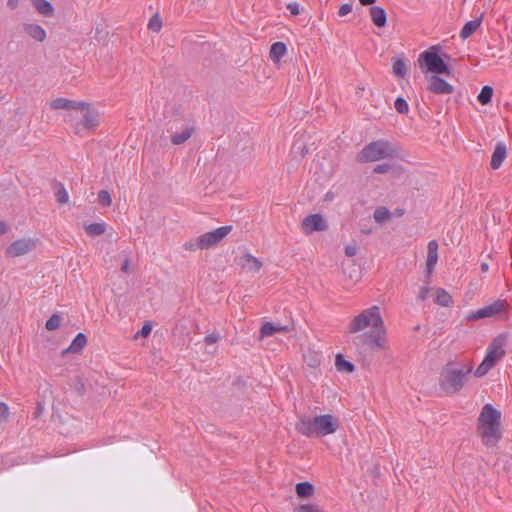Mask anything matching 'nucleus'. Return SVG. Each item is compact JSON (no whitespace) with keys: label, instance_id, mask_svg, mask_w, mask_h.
I'll list each match as a JSON object with an SVG mask.
<instances>
[{"label":"nucleus","instance_id":"f257e3e1","mask_svg":"<svg viewBox=\"0 0 512 512\" xmlns=\"http://www.w3.org/2000/svg\"><path fill=\"white\" fill-rule=\"evenodd\" d=\"M366 329H370L372 333L370 336L372 347L382 348L384 346L385 325L378 306H371L363 310L351 319L348 326L350 333H358Z\"/></svg>","mask_w":512,"mask_h":512},{"label":"nucleus","instance_id":"f03ea898","mask_svg":"<svg viewBox=\"0 0 512 512\" xmlns=\"http://www.w3.org/2000/svg\"><path fill=\"white\" fill-rule=\"evenodd\" d=\"M502 414L492 404H485L477 419V435L488 448L495 447L502 438Z\"/></svg>","mask_w":512,"mask_h":512},{"label":"nucleus","instance_id":"7ed1b4c3","mask_svg":"<svg viewBox=\"0 0 512 512\" xmlns=\"http://www.w3.org/2000/svg\"><path fill=\"white\" fill-rule=\"evenodd\" d=\"M296 430L306 437H324L335 433L339 428V420L331 414L311 417L301 415L295 425Z\"/></svg>","mask_w":512,"mask_h":512},{"label":"nucleus","instance_id":"20e7f679","mask_svg":"<svg viewBox=\"0 0 512 512\" xmlns=\"http://www.w3.org/2000/svg\"><path fill=\"white\" fill-rule=\"evenodd\" d=\"M472 371L473 364L471 362H450L442 369L439 385L447 394H456L464 387Z\"/></svg>","mask_w":512,"mask_h":512},{"label":"nucleus","instance_id":"39448f33","mask_svg":"<svg viewBox=\"0 0 512 512\" xmlns=\"http://www.w3.org/2000/svg\"><path fill=\"white\" fill-rule=\"evenodd\" d=\"M396 154L397 149L390 141L379 139L364 146L356 159L360 163H371L393 158Z\"/></svg>","mask_w":512,"mask_h":512},{"label":"nucleus","instance_id":"423d86ee","mask_svg":"<svg viewBox=\"0 0 512 512\" xmlns=\"http://www.w3.org/2000/svg\"><path fill=\"white\" fill-rule=\"evenodd\" d=\"M506 337L498 335L494 338L486 349V354L483 361L474 371V375L478 378L485 376L497 362L505 356Z\"/></svg>","mask_w":512,"mask_h":512},{"label":"nucleus","instance_id":"0eeeda50","mask_svg":"<svg viewBox=\"0 0 512 512\" xmlns=\"http://www.w3.org/2000/svg\"><path fill=\"white\" fill-rule=\"evenodd\" d=\"M419 63L426 72L434 74H450V69L441 56L432 50L424 51L419 56Z\"/></svg>","mask_w":512,"mask_h":512},{"label":"nucleus","instance_id":"6e6552de","mask_svg":"<svg viewBox=\"0 0 512 512\" xmlns=\"http://www.w3.org/2000/svg\"><path fill=\"white\" fill-rule=\"evenodd\" d=\"M508 302L505 299H497L493 303L486 305L480 309L473 310L467 313L465 319L468 322L477 321L485 318L495 317L508 309Z\"/></svg>","mask_w":512,"mask_h":512},{"label":"nucleus","instance_id":"1a4fd4ad","mask_svg":"<svg viewBox=\"0 0 512 512\" xmlns=\"http://www.w3.org/2000/svg\"><path fill=\"white\" fill-rule=\"evenodd\" d=\"M232 226H222L214 229L213 231L206 232L198 237V246L200 250H207L216 246L221 242L230 232Z\"/></svg>","mask_w":512,"mask_h":512},{"label":"nucleus","instance_id":"9d476101","mask_svg":"<svg viewBox=\"0 0 512 512\" xmlns=\"http://www.w3.org/2000/svg\"><path fill=\"white\" fill-rule=\"evenodd\" d=\"M36 248V241L31 238H23L13 241L6 249L8 257H20Z\"/></svg>","mask_w":512,"mask_h":512},{"label":"nucleus","instance_id":"9b49d317","mask_svg":"<svg viewBox=\"0 0 512 512\" xmlns=\"http://www.w3.org/2000/svg\"><path fill=\"white\" fill-rule=\"evenodd\" d=\"M301 229L305 234H311L317 231H324L327 229V223L324 217L320 214H312L305 217L301 224Z\"/></svg>","mask_w":512,"mask_h":512},{"label":"nucleus","instance_id":"f8f14e48","mask_svg":"<svg viewBox=\"0 0 512 512\" xmlns=\"http://www.w3.org/2000/svg\"><path fill=\"white\" fill-rule=\"evenodd\" d=\"M83 112V119L76 125V131L79 133L82 129L93 130L98 126L99 117L97 112L92 109L91 104L88 103V107L80 109Z\"/></svg>","mask_w":512,"mask_h":512},{"label":"nucleus","instance_id":"ddd939ff","mask_svg":"<svg viewBox=\"0 0 512 512\" xmlns=\"http://www.w3.org/2000/svg\"><path fill=\"white\" fill-rule=\"evenodd\" d=\"M427 81L428 90L435 94L446 95L451 94L454 91L451 84L436 75L427 77Z\"/></svg>","mask_w":512,"mask_h":512},{"label":"nucleus","instance_id":"4468645a","mask_svg":"<svg viewBox=\"0 0 512 512\" xmlns=\"http://www.w3.org/2000/svg\"><path fill=\"white\" fill-rule=\"evenodd\" d=\"M49 106L53 110H77L88 107V102L85 101H73L67 98H56L49 103Z\"/></svg>","mask_w":512,"mask_h":512},{"label":"nucleus","instance_id":"2eb2a0df","mask_svg":"<svg viewBox=\"0 0 512 512\" xmlns=\"http://www.w3.org/2000/svg\"><path fill=\"white\" fill-rule=\"evenodd\" d=\"M438 262V242L431 240L427 245L426 271L431 275Z\"/></svg>","mask_w":512,"mask_h":512},{"label":"nucleus","instance_id":"dca6fc26","mask_svg":"<svg viewBox=\"0 0 512 512\" xmlns=\"http://www.w3.org/2000/svg\"><path fill=\"white\" fill-rule=\"evenodd\" d=\"M238 264L247 272H258L262 268V262L250 253H244L239 257Z\"/></svg>","mask_w":512,"mask_h":512},{"label":"nucleus","instance_id":"f3484780","mask_svg":"<svg viewBox=\"0 0 512 512\" xmlns=\"http://www.w3.org/2000/svg\"><path fill=\"white\" fill-rule=\"evenodd\" d=\"M24 33L32 38L35 41L43 42L45 41L47 34L42 26L36 23H24L23 24Z\"/></svg>","mask_w":512,"mask_h":512},{"label":"nucleus","instance_id":"a211bd4d","mask_svg":"<svg viewBox=\"0 0 512 512\" xmlns=\"http://www.w3.org/2000/svg\"><path fill=\"white\" fill-rule=\"evenodd\" d=\"M506 156H507L506 145L503 142L497 143L495 146L494 152L492 153V156H491V162H490L491 168L494 170L500 168V166L502 165Z\"/></svg>","mask_w":512,"mask_h":512},{"label":"nucleus","instance_id":"6ab92c4d","mask_svg":"<svg viewBox=\"0 0 512 512\" xmlns=\"http://www.w3.org/2000/svg\"><path fill=\"white\" fill-rule=\"evenodd\" d=\"M322 353L313 348H307L303 353L304 362L311 368H317L322 362Z\"/></svg>","mask_w":512,"mask_h":512},{"label":"nucleus","instance_id":"aec40b11","mask_svg":"<svg viewBox=\"0 0 512 512\" xmlns=\"http://www.w3.org/2000/svg\"><path fill=\"white\" fill-rule=\"evenodd\" d=\"M87 344V337L83 333H78L75 338L72 340L69 347L63 350L62 354L66 355L67 353H79Z\"/></svg>","mask_w":512,"mask_h":512},{"label":"nucleus","instance_id":"412c9836","mask_svg":"<svg viewBox=\"0 0 512 512\" xmlns=\"http://www.w3.org/2000/svg\"><path fill=\"white\" fill-rule=\"evenodd\" d=\"M482 21H483V14H481L479 17H477L473 20L468 21L460 31V37L462 39L469 38L480 27Z\"/></svg>","mask_w":512,"mask_h":512},{"label":"nucleus","instance_id":"4be33fe9","mask_svg":"<svg viewBox=\"0 0 512 512\" xmlns=\"http://www.w3.org/2000/svg\"><path fill=\"white\" fill-rule=\"evenodd\" d=\"M193 133L194 128L192 126H186L180 132H173L170 139L174 145H181L189 140Z\"/></svg>","mask_w":512,"mask_h":512},{"label":"nucleus","instance_id":"5701e85b","mask_svg":"<svg viewBox=\"0 0 512 512\" xmlns=\"http://www.w3.org/2000/svg\"><path fill=\"white\" fill-rule=\"evenodd\" d=\"M370 16L372 22L377 27H384L387 22L386 12L379 6H373L370 8Z\"/></svg>","mask_w":512,"mask_h":512},{"label":"nucleus","instance_id":"b1692460","mask_svg":"<svg viewBox=\"0 0 512 512\" xmlns=\"http://www.w3.org/2000/svg\"><path fill=\"white\" fill-rule=\"evenodd\" d=\"M34 8L43 16L50 17L54 14L53 5L47 0H31Z\"/></svg>","mask_w":512,"mask_h":512},{"label":"nucleus","instance_id":"393cba45","mask_svg":"<svg viewBox=\"0 0 512 512\" xmlns=\"http://www.w3.org/2000/svg\"><path fill=\"white\" fill-rule=\"evenodd\" d=\"M284 331H287L286 326L276 325L271 322H265L260 329V337L264 338V337L272 336L277 332H284Z\"/></svg>","mask_w":512,"mask_h":512},{"label":"nucleus","instance_id":"a878e982","mask_svg":"<svg viewBox=\"0 0 512 512\" xmlns=\"http://www.w3.org/2000/svg\"><path fill=\"white\" fill-rule=\"evenodd\" d=\"M287 48L283 42H275L270 48V58L273 62L279 63L286 54Z\"/></svg>","mask_w":512,"mask_h":512},{"label":"nucleus","instance_id":"bb28decb","mask_svg":"<svg viewBox=\"0 0 512 512\" xmlns=\"http://www.w3.org/2000/svg\"><path fill=\"white\" fill-rule=\"evenodd\" d=\"M335 367L342 373H352L355 368L354 365L350 361L346 360L340 353L335 357Z\"/></svg>","mask_w":512,"mask_h":512},{"label":"nucleus","instance_id":"cd10ccee","mask_svg":"<svg viewBox=\"0 0 512 512\" xmlns=\"http://www.w3.org/2000/svg\"><path fill=\"white\" fill-rule=\"evenodd\" d=\"M435 302L443 307H448L452 304L451 295L443 288H437L435 290Z\"/></svg>","mask_w":512,"mask_h":512},{"label":"nucleus","instance_id":"c85d7f7f","mask_svg":"<svg viewBox=\"0 0 512 512\" xmlns=\"http://www.w3.org/2000/svg\"><path fill=\"white\" fill-rule=\"evenodd\" d=\"M314 486L310 482H300L296 485V494L298 497L306 498L312 496Z\"/></svg>","mask_w":512,"mask_h":512},{"label":"nucleus","instance_id":"c756f323","mask_svg":"<svg viewBox=\"0 0 512 512\" xmlns=\"http://www.w3.org/2000/svg\"><path fill=\"white\" fill-rule=\"evenodd\" d=\"M393 73L398 78H404L407 74V65L403 59L396 58L392 66Z\"/></svg>","mask_w":512,"mask_h":512},{"label":"nucleus","instance_id":"7c9ffc66","mask_svg":"<svg viewBox=\"0 0 512 512\" xmlns=\"http://www.w3.org/2000/svg\"><path fill=\"white\" fill-rule=\"evenodd\" d=\"M86 233L91 237H96L102 235L106 230L105 223H92L89 224L86 228Z\"/></svg>","mask_w":512,"mask_h":512},{"label":"nucleus","instance_id":"2f4dec72","mask_svg":"<svg viewBox=\"0 0 512 512\" xmlns=\"http://www.w3.org/2000/svg\"><path fill=\"white\" fill-rule=\"evenodd\" d=\"M493 96V88L491 86L485 85L482 87L480 93L477 96L478 101L482 105H487Z\"/></svg>","mask_w":512,"mask_h":512},{"label":"nucleus","instance_id":"473e14b6","mask_svg":"<svg viewBox=\"0 0 512 512\" xmlns=\"http://www.w3.org/2000/svg\"><path fill=\"white\" fill-rule=\"evenodd\" d=\"M390 217V212L384 207L377 208L374 211V219L378 223H383Z\"/></svg>","mask_w":512,"mask_h":512},{"label":"nucleus","instance_id":"72a5a7b5","mask_svg":"<svg viewBox=\"0 0 512 512\" xmlns=\"http://www.w3.org/2000/svg\"><path fill=\"white\" fill-rule=\"evenodd\" d=\"M162 28V20L159 14H155L148 22V29L152 32H159Z\"/></svg>","mask_w":512,"mask_h":512},{"label":"nucleus","instance_id":"f704fd0d","mask_svg":"<svg viewBox=\"0 0 512 512\" xmlns=\"http://www.w3.org/2000/svg\"><path fill=\"white\" fill-rule=\"evenodd\" d=\"M61 317L58 314H53L45 324V327L49 331L56 330L60 327Z\"/></svg>","mask_w":512,"mask_h":512},{"label":"nucleus","instance_id":"c9c22d12","mask_svg":"<svg viewBox=\"0 0 512 512\" xmlns=\"http://www.w3.org/2000/svg\"><path fill=\"white\" fill-rule=\"evenodd\" d=\"M394 107L400 114H407L409 112V105L407 101L402 97H398L395 100Z\"/></svg>","mask_w":512,"mask_h":512},{"label":"nucleus","instance_id":"e433bc0d","mask_svg":"<svg viewBox=\"0 0 512 512\" xmlns=\"http://www.w3.org/2000/svg\"><path fill=\"white\" fill-rule=\"evenodd\" d=\"M294 512H323L322 509L313 503L302 504L295 508Z\"/></svg>","mask_w":512,"mask_h":512},{"label":"nucleus","instance_id":"4c0bfd02","mask_svg":"<svg viewBox=\"0 0 512 512\" xmlns=\"http://www.w3.org/2000/svg\"><path fill=\"white\" fill-rule=\"evenodd\" d=\"M98 201L104 207L110 206L111 203H112V198H111L110 193L107 190L99 191V193H98Z\"/></svg>","mask_w":512,"mask_h":512},{"label":"nucleus","instance_id":"58836bf2","mask_svg":"<svg viewBox=\"0 0 512 512\" xmlns=\"http://www.w3.org/2000/svg\"><path fill=\"white\" fill-rule=\"evenodd\" d=\"M55 196H56L57 202L60 204H65L69 200L68 192L62 185H60L59 188L57 189Z\"/></svg>","mask_w":512,"mask_h":512},{"label":"nucleus","instance_id":"ea45409f","mask_svg":"<svg viewBox=\"0 0 512 512\" xmlns=\"http://www.w3.org/2000/svg\"><path fill=\"white\" fill-rule=\"evenodd\" d=\"M152 331V325L150 322H146L144 323L143 327L141 328V330H139L136 335H135V338H138V337H148L150 335Z\"/></svg>","mask_w":512,"mask_h":512},{"label":"nucleus","instance_id":"a19ab883","mask_svg":"<svg viewBox=\"0 0 512 512\" xmlns=\"http://www.w3.org/2000/svg\"><path fill=\"white\" fill-rule=\"evenodd\" d=\"M390 169H391V166L389 164L383 163V164L376 165L373 168V172L377 173V174H384V173H387L388 171H390Z\"/></svg>","mask_w":512,"mask_h":512},{"label":"nucleus","instance_id":"79ce46f5","mask_svg":"<svg viewBox=\"0 0 512 512\" xmlns=\"http://www.w3.org/2000/svg\"><path fill=\"white\" fill-rule=\"evenodd\" d=\"M430 288L428 286H422L418 292V299L425 301L429 296Z\"/></svg>","mask_w":512,"mask_h":512},{"label":"nucleus","instance_id":"37998d69","mask_svg":"<svg viewBox=\"0 0 512 512\" xmlns=\"http://www.w3.org/2000/svg\"><path fill=\"white\" fill-rule=\"evenodd\" d=\"M352 11V5L350 4H342L338 10V15L343 17L349 14Z\"/></svg>","mask_w":512,"mask_h":512},{"label":"nucleus","instance_id":"c03bdc74","mask_svg":"<svg viewBox=\"0 0 512 512\" xmlns=\"http://www.w3.org/2000/svg\"><path fill=\"white\" fill-rule=\"evenodd\" d=\"M287 9L292 15H298L300 13V5L297 2L289 3Z\"/></svg>","mask_w":512,"mask_h":512},{"label":"nucleus","instance_id":"a18cd8bd","mask_svg":"<svg viewBox=\"0 0 512 512\" xmlns=\"http://www.w3.org/2000/svg\"><path fill=\"white\" fill-rule=\"evenodd\" d=\"M219 340V335L217 333H211L207 335L204 339V342L208 345L214 344Z\"/></svg>","mask_w":512,"mask_h":512},{"label":"nucleus","instance_id":"49530a36","mask_svg":"<svg viewBox=\"0 0 512 512\" xmlns=\"http://www.w3.org/2000/svg\"><path fill=\"white\" fill-rule=\"evenodd\" d=\"M184 247H185V249L190 250V251H195V250L200 249V246H198V238L195 239L194 241L185 243Z\"/></svg>","mask_w":512,"mask_h":512},{"label":"nucleus","instance_id":"de8ad7c7","mask_svg":"<svg viewBox=\"0 0 512 512\" xmlns=\"http://www.w3.org/2000/svg\"><path fill=\"white\" fill-rule=\"evenodd\" d=\"M357 253V246L356 245H347L345 247V254L349 257H352L356 255Z\"/></svg>","mask_w":512,"mask_h":512},{"label":"nucleus","instance_id":"09e8293b","mask_svg":"<svg viewBox=\"0 0 512 512\" xmlns=\"http://www.w3.org/2000/svg\"><path fill=\"white\" fill-rule=\"evenodd\" d=\"M9 415V407L5 403H0V417L6 419Z\"/></svg>","mask_w":512,"mask_h":512},{"label":"nucleus","instance_id":"8fccbe9b","mask_svg":"<svg viewBox=\"0 0 512 512\" xmlns=\"http://www.w3.org/2000/svg\"><path fill=\"white\" fill-rule=\"evenodd\" d=\"M121 270L124 273H129L130 272V260L128 258L124 259V261L122 263V266H121Z\"/></svg>","mask_w":512,"mask_h":512},{"label":"nucleus","instance_id":"3c124183","mask_svg":"<svg viewBox=\"0 0 512 512\" xmlns=\"http://www.w3.org/2000/svg\"><path fill=\"white\" fill-rule=\"evenodd\" d=\"M19 5V0H8L7 1V6L11 9V10H14L18 7Z\"/></svg>","mask_w":512,"mask_h":512},{"label":"nucleus","instance_id":"603ef678","mask_svg":"<svg viewBox=\"0 0 512 512\" xmlns=\"http://www.w3.org/2000/svg\"><path fill=\"white\" fill-rule=\"evenodd\" d=\"M7 230V225L4 222L0 221V236L5 234Z\"/></svg>","mask_w":512,"mask_h":512},{"label":"nucleus","instance_id":"864d4df0","mask_svg":"<svg viewBox=\"0 0 512 512\" xmlns=\"http://www.w3.org/2000/svg\"><path fill=\"white\" fill-rule=\"evenodd\" d=\"M375 1L376 0H359V2L364 6L372 5Z\"/></svg>","mask_w":512,"mask_h":512},{"label":"nucleus","instance_id":"5fc2aeb1","mask_svg":"<svg viewBox=\"0 0 512 512\" xmlns=\"http://www.w3.org/2000/svg\"><path fill=\"white\" fill-rule=\"evenodd\" d=\"M488 270H489V265H488V263L483 262V263L481 264V271L485 273V272H487Z\"/></svg>","mask_w":512,"mask_h":512}]
</instances>
